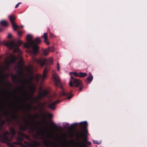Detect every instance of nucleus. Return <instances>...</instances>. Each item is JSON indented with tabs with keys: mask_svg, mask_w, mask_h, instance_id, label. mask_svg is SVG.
Segmentation results:
<instances>
[{
	"mask_svg": "<svg viewBox=\"0 0 147 147\" xmlns=\"http://www.w3.org/2000/svg\"><path fill=\"white\" fill-rule=\"evenodd\" d=\"M51 143L54 144V142H49L48 140H46V141H44L43 142V144H44V145L45 146H48L49 145V144L50 143Z\"/></svg>",
	"mask_w": 147,
	"mask_h": 147,
	"instance_id": "26",
	"label": "nucleus"
},
{
	"mask_svg": "<svg viewBox=\"0 0 147 147\" xmlns=\"http://www.w3.org/2000/svg\"><path fill=\"white\" fill-rule=\"evenodd\" d=\"M2 109L1 110V111H2V110H3L5 109V107L3 106H2Z\"/></svg>",
	"mask_w": 147,
	"mask_h": 147,
	"instance_id": "46",
	"label": "nucleus"
},
{
	"mask_svg": "<svg viewBox=\"0 0 147 147\" xmlns=\"http://www.w3.org/2000/svg\"><path fill=\"white\" fill-rule=\"evenodd\" d=\"M93 79V76L91 73H89L88 76L85 82L87 84H89L92 81Z\"/></svg>",
	"mask_w": 147,
	"mask_h": 147,
	"instance_id": "13",
	"label": "nucleus"
},
{
	"mask_svg": "<svg viewBox=\"0 0 147 147\" xmlns=\"http://www.w3.org/2000/svg\"><path fill=\"white\" fill-rule=\"evenodd\" d=\"M32 60L34 62L36 63L37 64L40 65L42 67H43L45 64H52L53 63L52 59H50L49 60H47L46 59H37L34 57L32 58Z\"/></svg>",
	"mask_w": 147,
	"mask_h": 147,
	"instance_id": "6",
	"label": "nucleus"
},
{
	"mask_svg": "<svg viewBox=\"0 0 147 147\" xmlns=\"http://www.w3.org/2000/svg\"><path fill=\"white\" fill-rule=\"evenodd\" d=\"M71 137H72L73 136H72V135H71Z\"/></svg>",
	"mask_w": 147,
	"mask_h": 147,
	"instance_id": "61",
	"label": "nucleus"
},
{
	"mask_svg": "<svg viewBox=\"0 0 147 147\" xmlns=\"http://www.w3.org/2000/svg\"><path fill=\"white\" fill-rule=\"evenodd\" d=\"M22 71H20V73L21 74H22Z\"/></svg>",
	"mask_w": 147,
	"mask_h": 147,
	"instance_id": "54",
	"label": "nucleus"
},
{
	"mask_svg": "<svg viewBox=\"0 0 147 147\" xmlns=\"http://www.w3.org/2000/svg\"><path fill=\"white\" fill-rule=\"evenodd\" d=\"M17 89H16V91H17Z\"/></svg>",
	"mask_w": 147,
	"mask_h": 147,
	"instance_id": "57",
	"label": "nucleus"
},
{
	"mask_svg": "<svg viewBox=\"0 0 147 147\" xmlns=\"http://www.w3.org/2000/svg\"><path fill=\"white\" fill-rule=\"evenodd\" d=\"M21 3L20 2V3H18L16 5L15 7V8H17V7H18V6H19V5Z\"/></svg>",
	"mask_w": 147,
	"mask_h": 147,
	"instance_id": "43",
	"label": "nucleus"
},
{
	"mask_svg": "<svg viewBox=\"0 0 147 147\" xmlns=\"http://www.w3.org/2000/svg\"><path fill=\"white\" fill-rule=\"evenodd\" d=\"M7 122L9 123H10L11 121V120L9 118L7 119Z\"/></svg>",
	"mask_w": 147,
	"mask_h": 147,
	"instance_id": "42",
	"label": "nucleus"
},
{
	"mask_svg": "<svg viewBox=\"0 0 147 147\" xmlns=\"http://www.w3.org/2000/svg\"><path fill=\"white\" fill-rule=\"evenodd\" d=\"M87 143L89 145H91V143L90 142L88 141L87 142Z\"/></svg>",
	"mask_w": 147,
	"mask_h": 147,
	"instance_id": "45",
	"label": "nucleus"
},
{
	"mask_svg": "<svg viewBox=\"0 0 147 147\" xmlns=\"http://www.w3.org/2000/svg\"><path fill=\"white\" fill-rule=\"evenodd\" d=\"M19 88V89H20V87H19V88Z\"/></svg>",
	"mask_w": 147,
	"mask_h": 147,
	"instance_id": "56",
	"label": "nucleus"
},
{
	"mask_svg": "<svg viewBox=\"0 0 147 147\" xmlns=\"http://www.w3.org/2000/svg\"><path fill=\"white\" fill-rule=\"evenodd\" d=\"M48 35L47 33H44L43 36H42V38H44V39H46L47 38Z\"/></svg>",
	"mask_w": 147,
	"mask_h": 147,
	"instance_id": "30",
	"label": "nucleus"
},
{
	"mask_svg": "<svg viewBox=\"0 0 147 147\" xmlns=\"http://www.w3.org/2000/svg\"><path fill=\"white\" fill-rule=\"evenodd\" d=\"M88 123L86 121L82 122L80 123V127L82 129L83 131L80 132H77L76 133V136L78 139L80 138L84 139L85 142L87 140V135L88 130L87 129Z\"/></svg>",
	"mask_w": 147,
	"mask_h": 147,
	"instance_id": "2",
	"label": "nucleus"
},
{
	"mask_svg": "<svg viewBox=\"0 0 147 147\" xmlns=\"http://www.w3.org/2000/svg\"><path fill=\"white\" fill-rule=\"evenodd\" d=\"M32 96H30V98H32Z\"/></svg>",
	"mask_w": 147,
	"mask_h": 147,
	"instance_id": "52",
	"label": "nucleus"
},
{
	"mask_svg": "<svg viewBox=\"0 0 147 147\" xmlns=\"http://www.w3.org/2000/svg\"><path fill=\"white\" fill-rule=\"evenodd\" d=\"M0 110H1V107H0Z\"/></svg>",
	"mask_w": 147,
	"mask_h": 147,
	"instance_id": "60",
	"label": "nucleus"
},
{
	"mask_svg": "<svg viewBox=\"0 0 147 147\" xmlns=\"http://www.w3.org/2000/svg\"><path fill=\"white\" fill-rule=\"evenodd\" d=\"M43 115L44 116L46 117L47 116V114L46 113H45L43 114Z\"/></svg>",
	"mask_w": 147,
	"mask_h": 147,
	"instance_id": "48",
	"label": "nucleus"
},
{
	"mask_svg": "<svg viewBox=\"0 0 147 147\" xmlns=\"http://www.w3.org/2000/svg\"><path fill=\"white\" fill-rule=\"evenodd\" d=\"M1 115H0V119L1 120Z\"/></svg>",
	"mask_w": 147,
	"mask_h": 147,
	"instance_id": "49",
	"label": "nucleus"
},
{
	"mask_svg": "<svg viewBox=\"0 0 147 147\" xmlns=\"http://www.w3.org/2000/svg\"><path fill=\"white\" fill-rule=\"evenodd\" d=\"M42 105V104H41V103H40V105Z\"/></svg>",
	"mask_w": 147,
	"mask_h": 147,
	"instance_id": "59",
	"label": "nucleus"
},
{
	"mask_svg": "<svg viewBox=\"0 0 147 147\" xmlns=\"http://www.w3.org/2000/svg\"><path fill=\"white\" fill-rule=\"evenodd\" d=\"M35 90V88L34 87H32L30 88V90L32 92V94H33L34 93Z\"/></svg>",
	"mask_w": 147,
	"mask_h": 147,
	"instance_id": "36",
	"label": "nucleus"
},
{
	"mask_svg": "<svg viewBox=\"0 0 147 147\" xmlns=\"http://www.w3.org/2000/svg\"><path fill=\"white\" fill-rule=\"evenodd\" d=\"M69 85L70 87L75 86L76 87H79V91H81L84 88V86L81 80L79 79L74 78V77L71 76Z\"/></svg>",
	"mask_w": 147,
	"mask_h": 147,
	"instance_id": "4",
	"label": "nucleus"
},
{
	"mask_svg": "<svg viewBox=\"0 0 147 147\" xmlns=\"http://www.w3.org/2000/svg\"><path fill=\"white\" fill-rule=\"evenodd\" d=\"M45 42L46 44L47 45H49V42L48 41V38L44 39Z\"/></svg>",
	"mask_w": 147,
	"mask_h": 147,
	"instance_id": "32",
	"label": "nucleus"
},
{
	"mask_svg": "<svg viewBox=\"0 0 147 147\" xmlns=\"http://www.w3.org/2000/svg\"><path fill=\"white\" fill-rule=\"evenodd\" d=\"M0 139L2 142V134H0Z\"/></svg>",
	"mask_w": 147,
	"mask_h": 147,
	"instance_id": "44",
	"label": "nucleus"
},
{
	"mask_svg": "<svg viewBox=\"0 0 147 147\" xmlns=\"http://www.w3.org/2000/svg\"><path fill=\"white\" fill-rule=\"evenodd\" d=\"M17 100L18 102H19V100L18 99H17Z\"/></svg>",
	"mask_w": 147,
	"mask_h": 147,
	"instance_id": "55",
	"label": "nucleus"
},
{
	"mask_svg": "<svg viewBox=\"0 0 147 147\" xmlns=\"http://www.w3.org/2000/svg\"><path fill=\"white\" fill-rule=\"evenodd\" d=\"M49 51L47 48L45 49H43L42 50V53L45 56H47L49 54Z\"/></svg>",
	"mask_w": 147,
	"mask_h": 147,
	"instance_id": "22",
	"label": "nucleus"
},
{
	"mask_svg": "<svg viewBox=\"0 0 147 147\" xmlns=\"http://www.w3.org/2000/svg\"><path fill=\"white\" fill-rule=\"evenodd\" d=\"M24 122L26 124L25 125H22L19 127V129L22 131H25L26 130L29 125L28 121L26 120L25 117H24Z\"/></svg>",
	"mask_w": 147,
	"mask_h": 147,
	"instance_id": "11",
	"label": "nucleus"
},
{
	"mask_svg": "<svg viewBox=\"0 0 147 147\" xmlns=\"http://www.w3.org/2000/svg\"><path fill=\"white\" fill-rule=\"evenodd\" d=\"M48 116L49 118L51 119L53 117V115L52 114L49 113L48 115Z\"/></svg>",
	"mask_w": 147,
	"mask_h": 147,
	"instance_id": "38",
	"label": "nucleus"
},
{
	"mask_svg": "<svg viewBox=\"0 0 147 147\" xmlns=\"http://www.w3.org/2000/svg\"><path fill=\"white\" fill-rule=\"evenodd\" d=\"M5 121L1 120L0 121V131L2 130V128L5 123Z\"/></svg>",
	"mask_w": 147,
	"mask_h": 147,
	"instance_id": "21",
	"label": "nucleus"
},
{
	"mask_svg": "<svg viewBox=\"0 0 147 147\" xmlns=\"http://www.w3.org/2000/svg\"><path fill=\"white\" fill-rule=\"evenodd\" d=\"M3 115L5 116H7L9 115V113L6 111H4Z\"/></svg>",
	"mask_w": 147,
	"mask_h": 147,
	"instance_id": "31",
	"label": "nucleus"
},
{
	"mask_svg": "<svg viewBox=\"0 0 147 147\" xmlns=\"http://www.w3.org/2000/svg\"><path fill=\"white\" fill-rule=\"evenodd\" d=\"M0 24L4 26H7L8 25V23L7 22L4 20H2L0 22Z\"/></svg>",
	"mask_w": 147,
	"mask_h": 147,
	"instance_id": "24",
	"label": "nucleus"
},
{
	"mask_svg": "<svg viewBox=\"0 0 147 147\" xmlns=\"http://www.w3.org/2000/svg\"><path fill=\"white\" fill-rule=\"evenodd\" d=\"M60 67L59 65V64L58 63H57V70L58 71H59V70Z\"/></svg>",
	"mask_w": 147,
	"mask_h": 147,
	"instance_id": "41",
	"label": "nucleus"
},
{
	"mask_svg": "<svg viewBox=\"0 0 147 147\" xmlns=\"http://www.w3.org/2000/svg\"><path fill=\"white\" fill-rule=\"evenodd\" d=\"M81 147H88V146L86 144L83 143L81 144Z\"/></svg>",
	"mask_w": 147,
	"mask_h": 147,
	"instance_id": "33",
	"label": "nucleus"
},
{
	"mask_svg": "<svg viewBox=\"0 0 147 147\" xmlns=\"http://www.w3.org/2000/svg\"><path fill=\"white\" fill-rule=\"evenodd\" d=\"M49 36L51 38H53L55 36L51 32L49 33Z\"/></svg>",
	"mask_w": 147,
	"mask_h": 147,
	"instance_id": "35",
	"label": "nucleus"
},
{
	"mask_svg": "<svg viewBox=\"0 0 147 147\" xmlns=\"http://www.w3.org/2000/svg\"><path fill=\"white\" fill-rule=\"evenodd\" d=\"M9 129L11 134L12 136L13 137L16 134V131L14 128L12 127H9Z\"/></svg>",
	"mask_w": 147,
	"mask_h": 147,
	"instance_id": "16",
	"label": "nucleus"
},
{
	"mask_svg": "<svg viewBox=\"0 0 147 147\" xmlns=\"http://www.w3.org/2000/svg\"><path fill=\"white\" fill-rule=\"evenodd\" d=\"M60 95L63 96H67V97L64 99H70L73 96L72 94H71L68 92L65 91L62 88V90L61 92Z\"/></svg>",
	"mask_w": 147,
	"mask_h": 147,
	"instance_id": "9",
	"label": "nucleus"
},
{
	"mask_svg": "<svg viewBox=\"0 0 147 147\" xmlns=\"http://www.w3.org/2000/svg\"><path fill=\"white\" fill-rule=\"evenodd\" d=\"M18 116L17 114L13 113L11 115L12 119L16 121H18Z\"/></svg>",
	"mask_w": 147,
	"mask_h": 147,
	"instance_id": "17",
	"label": "nucleus"
},
{
	"mask_svg": "<svg viewBox=\"0 0 147 147\" xmlns=\"http://www.w3.org/2000/svg\"><path fill=\"white\" fill-rule=\"evenodd\" d=\"M50 124L56 130L58 129L59 127V126H57L52 121H50Z\"/></svg>",
	"mask_w": 147,
	"mask_h": 147,
	"instance_id": "23",
	"label": "nucleus"
},
{
	"mask_svg": "<svg viewBox=\"0 0 147 147\" xmlns=\"http://www.w3.org/2000/svg\"><path fill=\"white\" fill-rule=\"evenodd\" d=\"M28 107L30 109L32 108V106L30 105H28Z\"/></svg>",
	"mask_w": 147,
	"mask_h": 147,
	"instance_id": "47",
	"label": "nucleus"
},
{
	"mask_svg": "<svg viewBox=\"0 0 147 147\" xmlns=\"http://www.w3.org/2000/svg\"><path fill=\"white\" fill-rule=\"evenodd\" d=\"M23 92L26 95V98L25 99L26 100H27L28 99V94L25 91H23Z\"/></svg>",
	"mask_w": 147,
	"mask_h": 147,
	"instance_id": "37",
	"label": "nucleus"
},
{
	"mask_svg": "<svg viewBox=\"0 0 147 147\" xmlns=\"http://www.w3.org/2000/svg\"><path fill=\"white\" fill-rule=\"evenodd\" d=\"M21 27L22 28V27H23V25H21Z\"/></svg>",
	"mask_w": 147,
	"mask_h": 147,
	"instance_id": "51",
	"label": "nucleus"
},
{
	"mask_svg": "<svg viewBox=\"0 0 147 147\" xmlns=\"http://www.w3.org/2000/svg\"><path fill=\"white\" fill-rule=\"evenodd\" d=\"M47 92L46 91H44L43 93L38 96L39 98H41L43 96H46L47 95Z\"/></svg>",
	"mask_w": 147,
	"mask_h": 147,
	"instance_id": "27",
	"label": "nucleus"
},
{
	"mask_svg": "<svg viewBox=\"0 0 147 147\" xmlns=\"http://www.w3.org/2000/svg\"><path fill=\"white\" fill-rule=\"evenodd\" d=\"M60 100H57L53 102L50 104L48 106V107L49 108L54 110L55 109V105L57 104L60 103Z\"/></svg>",
	"mask_w": 147,
	"mask_h": 147,
	"instance_id": "12",
	"label": "nucleus"
},
{
	"mask_svg": "<svg viewBox=\"0 0 147 147\" xmlns=\"http://www.w3.org/2000/svg\"><path fill=\"white\" fill-rule=\"evenodd\" d=\"M22 34V33L21 32L19 31L18 32V36H21Z\"/></svg>",
	"mask_w": 147,
	"mask_h": 147,
	"instance_id": "40",
	"label": "nucleus"
},
{
	"mask_svg": "<svg viewBox=\"0 0 147 147\" xmlns=\"http://www.w3.org/2000/svg\"><path fill=\"white\" fill-rule=\"evenodd\" d=\"M47 49L49 52H53L54 51L55 49L54 47L52 46H49Z\"/></svg>",
	"mask_w": 147,
	"mask_h": 147,
	"instance_id": "29",
	"label": "nucleus"
},
{
	"mask_svg": "<svg viewBox=\"0 0 147 147\" xmlns=\"http://www.w3.org/2000/svg\"><path fill=\"white\" fill-rule=\"evenodd\" d=\"M2 30V29L1 28H0V31H1Z\"/></svg>",
	"mask_w": 147,
	"mask_h": 147,
	"instance_id": "50",
	"label": "nucleus"
},
{
	"mask_svg": "<svg viewBox=\"0 0 147 147\" xmlns=\"http://www.w3.org/2000/svg\"><path fill=\"white\" fill-rule=\"evenodd\" d=\"M69 74L71 76H72V74H73L74 76L76 77H79V73L70 72L69 73Z\"/></svg>",
	"mask_w": 147,
	"mask_h": 147,
	"instance_id": "28",
	"label": "nucleus"
},
{
	"mask_svg": "<svg viewBox=\"0 0 147 147\" xmlns=\"http://www.w3.org/2000/svg\"><path fill=\"white\" fill-rule=\"evenodd\" d=\"M28 117L32 119H33V122L34 123H36V121H35V119L36 118V117H38V115L36 114L34 116H32L31 115H28Z\"/></svg>",
	"mask_w": 147,
	"mask_h": 147,
	"instance_id": "19",
	"label": "nucleus"
},
{
	"mask_svg": "<svg viewBox=\"0 0 147 147\" xmlns=\"http://www.w3.org/2000/svg\"><path fill=\"white\" fill-rule=\"evenodd\" d=\"M22 106H21L20 107H21V108H22Z\"/></svg>",
	"mask_w": 147,
	"mask_h": 147,
	"instance_id": "58",
	"label": "nucleus"
},
{
	"mask_svg": "<svg viewBox=\"0 0 147 147\" xmlns=\"http://www.w3.org/2000/svg\"><path fill=\"white\" fill-rule=\"evenodd\" d=\"M8 84L9 86L10 85V84H9L8 83Z\"/></svg>",
	"mask_w": 147,
	"mask_h": 147,
	"instance_id": "53",
	"label": "nucleus"
},
{
	"mask_svg": "<svg viewBox=\"0 0 147 147\" xmlns=\"http://www.w3.org/2000/svg\"><path fill=\"white\" fill-rule=\"evenodd\" d=\"M11 78L13 82H16L18 81V82L20 83L21 82L20 81L18 80V76L15 75H12Z\"/></svg>",
	"mask_w": 147,
	"mask_h": 147,
	"instance_id": "15",
	"label": "nucleus"
},
{
	"mask_svg": "<svg viewBox=\"0 0 147 147\" xmlns=\"http://www.w3.org/2000/svg\"><path fill=\"white\" fill-rule=\"evenodd\" d=\"M9 133L7 131H5L2 134V142L7 144V145L10 147H16L15 145L19 144L23 147H26V146H24L23 144L21 142H13L11 143L10 142L11 140V139H10L7 135H9Z\"/></svg>",
	"mask_w": 147,
	"mask_h": 147,
	"instance_id": "3",
	"label": "nucleus"
},
{
	"mask_svg": "<svg viewBox=\"0 0 147 147\" xmlns=\"http://www.w3.org/2000/svg\"><path fill=\"white\" fill-rule=\"evenodd\" d=\"M48 69L47 68H45L43 72V75L37 74L35 76L34 79L38 83L39 79H41L42 81L44 80L47 78V75L48 73Z\"/></svg>",
	"mask_w": 147,
	"mask_h": 147,
	"instance_id": "7",
	"label": "nucleus"
},
{
	"mask_svg": "<svg viewBox=\"0 0 147 147\" xmlns=\"http://www.w3.org/2000/svg\"><path fill=\"white\" fill-rule=\"evenodd\" d=\"M22 80L23 82L22 84L24 88L25 87L26 83H29L30 82V81L29 80L26 79H22Z\"/></svg>",
	"mask_w": 147,
	"mask_h": 147,
	"instance_id": "20",
	"label": "nucleus"
},
{
	"mask_svg": "<svg viewBox=\"0 0 147 147\" xmlns=\"http://www.w3.org/2000/svg\"><path fill=\"white\" fill-rule=\"evenodd\" d=\"M16 60V58L15 55H11V58L9 61H6L7 64L8 65L14 63Z\"/></svg>",
	"mask_w": 147,
	"mask_h": 147,
	"instance_id": "14",
	"label": "nucleus"
},
{
	"mask_svg": "<svg viewBox=\"0 0 147 147\" xmlns=\"http://www.w3.org/2000/svg\"><path fill=\"white\" fill-rule=\"evenodd\" d=\"M26 38L29 42L28 43H25L24 46V47L27 49L32 48L30 51V53L33 56L36 55L39 53V47L38 45L41 42V40L40 38H36L33 40L31 39V36L30 35L28 34L26 36Z\"/></svg>",
	"mask_w": 147,
	"mask_h": 147,
	"instance_id": "1",
	"label": "nucleus"
},
{
	"mask_svg": "<svg viewBox=\"0 0 147 147\" xmlns=\"http://www.w3.org/2000/svg\"><path fill=\"white\" fill-rule=\"evenodd\" d=\"M9 18L10 21L12 24V27L13 29L15 30H17V29L18 28V26L14 22L15 20L16 19V18L13 15H11L9 17Z\"/></svg>",
	"mask_w": 147,
	"mask_h": 147,
	"instance_id": "8",
	"label": "nucleus"
},
{
	"mask_svg": "<svg viewBox=\"0 0 147 147\" xmlns=\"http://www.w3.org/2000/svg\"><path fill=\"white\" fill-rule=\"evenodd\" d=\"M53 76L55 80V85L56 86H58L60 84V81L59 78L56 73H53Z\"/></svg>",
	"mask_w": 147,
	"mask_h": 147,
	"instance_id": "10",
	"label": "nucleus"
},
{
	"mask_svg": "<svg viewBox=\"0 0 147 147\" xmlns=\"http://www.w3.org/2000/svg\"><path fill=\"white\" fill-rule=\"evenodd\" d=\"M22 43L21 41L18 40V44L15 43L13 41H12L11 42H7L6 46L9 47L11 49H14L13 52L14 53H20L21 51L19 48L18 47Z\"/></svg>",
	"mask_w": 147,
	"mask_h": 147,
	"instance_id": "5",
	"label": "nucleus"
},
{
	"mask_svg": "<svg viewBox=\"0 0 147 147\" xmlns=\"http://www.w3.org/2000/svg\"><path fill=\"white\" fill-rule=\"evenodd\" d=\"M78 125V123H74L71 124L70 127H68V129L69 130H71L75 128L76 126Z\"/></svg>",
	"mask_w": 147,
	"mask_h": 147,
	"instance_id": "18",
	"label": "nucleus"
},
{
	"mask_svg": "<svg viewBox=\"0 0 147 147\" xmlns=\"http://www.w3.org/2000/svg\"><path fill=\"white\" fill-rule=\"evenodd\" d=\"M87 75V73H86L79 72V77L84 78Z\"/></svg>",
	"mask_w": 147,
	"mask_h": 147,
	"instance_id": "25",
	"label": "nucleus"
},
{
	"mask_svg": "<svg viewBox=\"0 0 147 147\" xmlns=\"http://www.w3.org/2000/svg\"><path fill=\"white\" fill-rule=\"evenodd\" d=\"M7 37L9 38H11L12 37L11 35L10 34H9L8 35Z\"/></svg>",
	"mask_w": 147,
	"mask_h": 147,
	"instance_id": "39",
	"label": "nucleus"
},
{
	"mask_svg": "<svg viewBox=\"0 0 147 147\" xmlns=\"http://www.w3.org/2000/svg\"><path fill=\"white\" fill-rule=\"evenodd\" d=\"M93 143L94 144H100V143L99 142V141H98L95 140H93Z\"/></svg>",
	"mask_w": 147,
	"mask_h": 147,
	"instance_id": "34",
	"label": "nucleus"
}]
</instances>
